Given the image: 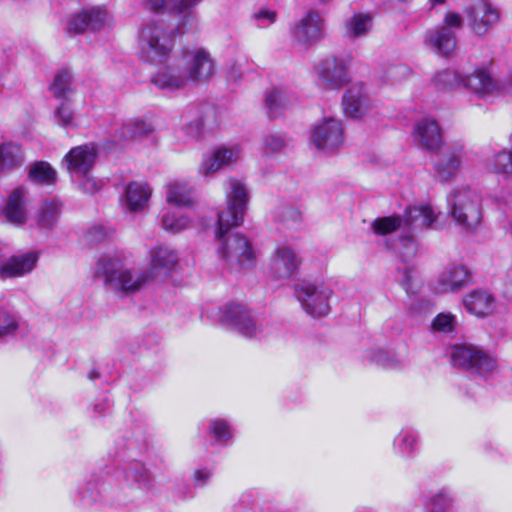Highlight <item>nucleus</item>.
Here are the masks:
<instances>
[{"instance_id":"1","label":"nucleus","mask_w":512,"mask_h":512,"mask_svg":"<svg viewBox=\"0 0 512 512\" xmlns=\"http://www.w3.org/2000/svg\"><path fill=\"white\" fill-rule=\"evenodd\" d=\"M226 209L218 213L216 237L219 240L218 256L230 270L239 272L250 269L256 264V253L246 237L228 235L232 227L239 226L249 202L246 184L237 178H228L225 182Z\"/></svg>"},{"instance_id":"2","label":"nucleus","mask_w":512,"mask_h":512,"mask_svg":"<svg viewBox=\"0 0 512 512\" xmlns=\"http://www.w3.org/2000/svg\"><path fill=\"white\" fill-rule=\"evenodd\" d=\"M96 275L103 279L104 286L121 296L139 291L149 280L145 271H134L116 255H104L96 265Z\"/></svg>"},{"instance_id":"3","label":"nucleus","mask_w":512,"mask_h":512,"mask_svg":"<svg viewBox=\"0 0 512 512\" xmlns=\"http://www.w3.org/2000/svg\"><path fill=\"white\" fill-rule=\"evenodd\" d=\"M173 31H167L162 20L145 22L139 32L140 57L150 63L166 60L173 47Z\"/></svg>"},{"instance_id":"4","label":"nucleus","mask_w":512,"mask_h":512,"mask_svg":"<svg viewBox=\"0 0 512 512\" xmlns=\"http://www.w3.org/2000/svg\"><path fill=\"white\" fill-rule=\"evenodd\" d=\"M463 23L464 18L460 13L448 10L441 25L426 31L424 45L439 55H451L457 46L456 31L462 28Z\"/></svg>"},{"instance_id":"5","label":"nucleus","mask_w":512,"mask_h":512,"mask_svg":"<svg viewBox=\"0 0 512 512\" xmlns=\"http://www.w3.org/2000/svg\"><path fill=\"white\" fill-rule=\"evenodd\" d=\"M450 214L459 224L468 229L481 221L480 197L469 187L455 188L447 198Z\"/></svg>"},{"instance_id":"6","label":"nucleus","mask_w":512,"mask_h":512,"mask_svg":"<svg viewBox=\"0 0 512 512\" xmlns=\"http://www.w3.org/2000/svg\"><path fill=\"white\" fill-rule=\"evenodd\" d=\"M295 295L304 311L313 317L326 316L333 290L323 281L303 282L295 287Z\"/></svg>"},{"instance_id":"7","label":"nucleus","mask_w":512,"mask_h":512,"mask_svg":"<svg viewBox=\"0 0 512 512\" xmlns=\"http://www.w3.org/2000/svg\"><path fill=\"white\" fill-rule=\"evenodd\" d=\"M450 359L455 367L481 377H488L497 367L496 360L473 345L458 344L450 349Z\"/></svg>"},{"instance_id":"8","label":"nucleus","mask_w":512,"mask_h":512,"mask_svg":"<svg viewBox=\"0 0 512 512\" xmlns=\"http://www.w3.org/2000/svg\"><path fill=\"white\" fill-rule=\"evenodd\" d=\"M350 56H330L322 60L316 67L318 83L331 91L341 90L350 82Z\"/></svg>"},{"instance_id":"9","label":"nucleus","mask_w":512,"mask_h":512,"mask_svg":"<svg viewBox=\"0 0 512 512\" xmlns=\"http://www.w3.org/2000/svg\"><path fill=\"white\" fill-rule=\"evenodd\" d=\"M112 25V16L105 7L83 8L70 15L66 30L69 34L98 32Z\"/></svg>"},{"instance_id":"10","label":"nucleus","mask_w":512,"mask_h":512,"mask_svg":"<svg viewBox=\"0 0 512 512\" xmlns=\"http://www.w3.org/2000/svg\"><path fill=\"white\" fill-rule=\"evenodd\" d=\"M300 264V257L290 246L279 244L269 257L267 275L273 281L284 283L295 274Z\"/></svg>"},{"instance_id":"11","label":"nucleus","mask_w":512,"mask_h":512,"mask_svg":"<svg viewBox=\"0 0 512 512\" xmlns=\"http://www.w3.org/2000/svg\"><path fill=\"white\" fill-rule=\"evenodd\" d=\"M220 321L226 327L247 338H255L262 333V326L242 304L233 303L224 306Z\"/></svg>"},{"instance_id":"12","label":"nucleus","mask_w":512,"mask_h":512,"mask_svg":"<svg viewBox=\"0 0 512 512\" xmlns=\"http://www.w3.org/2000/svg\"><path fill=\"white\" fill-rule=\"evenodd\" d=\"M310 141L316 149L322 152L336 151L344 141V129L341 121L333 117L323 118L313 126Z\"/></svg>"},{"instance_id":"13","label":"nucleus","mask_w":512,"mask_h":512,"mask_svg":"<svg viewBox=\"0 0 512 512\" xmlns=\"http://www.w3.org/2000/svg\"><path fill=\"white\" fill-rule=\"evenodd\" d=\"M96 160V149L92 145H80L72 148L64 157L66 169L72 177L86 180L85 189L91 191L87 185L91 182L92 189L97 190L95 182L90 178V172Z\"/></svg>"},{"instance_id":"14","label":"nucleus","mask_w":512,"mask_h":512,"mask_svg":"<svg viewBox=\"0 0 512 512\" xmlns=\"http://www.w3.org/2000/svg\"><path fill=\"white\" fill-rule=\"evenodd\" d=\"M471 30L484 36L500 19L499 10L488 0H476L464 10Z\"/></svg>"},{"instance_id":"15","label":"nucleus","mask_w":512,"mask_h":512,"mask_svg":"<svg viewBox=\"0 0 512 512\" xmlns=\"http://www.w3.org/2000/svg\"><path fill=\"white\" fill-rule=\"evenodd\" d=\"M242 158V149L240 145H223L215 149L212 153L203 157L199 166V173L207 177L221 169L230 167Z\"/></svg>"},{"instance_id":"16","label":"nucleus","mask_w":512,"mask_h":512,"mask_svg":"<svg viewBox=\"0 0 512 512\" xmlns=\"http://www.w3.org/2000/svg\"><path fill=\"white\" fill-rule=\"evenodd\" d=\"M412 136L418 147L430 152H439L444 146V137L439 123L424 117L414 125Z\"/></svg>"},{"instance_id":"17","label":"nucleus","mask_w":512,"mask_h":512,"mask_svg":"<svg viewBox=\"0 0 512 512\" xmlns=\"http://www.w3.org/2000/svg\"><path fill=\"white\" fill-rule=\"evenodd\" d=\"M342 105L346 116L360 119L369 113L373 107V102L364 84L355 82L352 83L343 94Z\"/></svg>"},{"instance_id":"18","label":"nucleus","mask_w":512,"mask_h":512,"mask_svg":"<svg viewBox=\"0 0 512 512\" xmlns=\"http://www.w3.org/2000/svg\"><path fill=\"white\" fill-rule=\"evenodd\" d=\"M186 58L187 62L183 65L189 81L204 83L214 74V62L205 49H195L187 53Z\"/></svg>"},{"instance_id":"19","label":"nucleus","mask_w":512,"mask_h":512,"mask_svg":"<svg viewBox=\"0 0 512 512\" xmlns=\"http://www.w3.org/2000/svg\"><path fill=\"white\" fill-rule=\"evenodd\" d=\"M178 263V254L168 246L156 245L149 250L148 279L167 277Z\"/></svg>"},{"instance_id":"20","label":"nucleus","mask_w":512,"mask_h":512,"mask_svg":"<svg viewBox=\"0 0 512 512\" xmlns=\"http://www.w3.org/2000/svg\"><path fill=\"white\" fill-rule=\"evenodd\" d=\"M323 21L315 11L307 12L292 29L293 40L305 47H308L322 37Z\"/></svg>"},{"instance_id":"21","label":"nucleus","mask_w":512,"mask_h":512,"mask_svg":"<svg viewBox=\"0 0 512 512\" xmlns=\"http://www.w3.org/2000/svg\"><path fill=\"white\" fill-rule=\"evenodd\" d=\"M464 85L483 96L499 91H509L512 90V71L508 80L498 81L487 70L479 69L465 77Z\"/></svg>"},{"instance_id":"22","label":"nucleus","mask_w":512,"mask_h":512,"mask_svg":"<svg viewBox=\"0 0 512 512\" xmlns=\"http://www.w3.org/2000/svg\"><path fill=\"white\" fill-rule=\"evenodd\" d=\"M464 159L462 145H454L441 153L434 161L433 167L440 181H450L459 172Z\"/></svg>"},{"instance_id":"23","label":"nucleus","mask_w":512,"mask_h":512,"mask_svg":"<svg viewBox=\"0 0 512 512\" xmlns=\"http://www.w3.org/2000/svg\"><path fill=\"white\" fill-rule=\"evenodd\" d=\"M470 273L463 265H450L439 274L436 284L441 293H455L468 285Z\"/></svg>"},{"instance_id":"24","label":"nucleus","mask_w":512,"mask_h":512,"mask_svg":"<svg viewBox=\"0 0 512 512\" xmlns=\"http://www.w3.org/2000/svg\"><path fill=\"white\" fill-rule=\"evenodd\" d=\"M27 191L23 187L14 189L8 196L2 208V214L6 220L14 225H23L28 219Z\"/></svg>"},{"instance_id":"25","label":"nucleus","mask_w":512,"mask_h":512,"mask_svg":"<svg viewBox=\"0 0 512 512\" xmlns=\"http://www.w3.org/2000/svg\"><path fill=\"white\" fill-rule=\"evenodd\" d=\"M152 82L159 88L174 91L184 88L189 78L181 63L172 64L159 70L153 77Z\"/></svg>"},{"instance_id":"26","label":"nucleus","mask_w":512,"mask_h":512,"mask_svg":"<svg viewBox=\"0 0 512 512\" xmlns=\"http://www.w3.org/2000/svg\"><path fill=\"white\" fill-rule=\"evenodd\" d=\"M463 305L470 314L477 317H484L492 314L496 310V300L494 296L482 289H475L465 295Z\"/></svg>"},{"instance_id":"27","label":"nucleus","mask_w":512,"mask_h":512,"mask_svg":"<svg viewBox=\"0 0 512 512\" xmlns=\"http://www.w3.org/2000/svg\"><path fill=\"white\" fill-rule=\"evenodd\" d=\"M166 202L176 208L190 207L194 203L193 189L185 180H172L165 185Z\"/></svg>"},{"instance_id":"28","label":"nucleus","mask_w":512,"mask_h":512,"mask_svg":"<svg viewBox=\"0 0 512 512\" xmlns=\"http://www.w3.org/2000/svg\"><path fill=\"white\" fill-rule=\"evenodd\" d=\"M152 189L145 182H131L125 189V206L131 212H139L148 206Z\"/></svg>"},{"instance_id":"29","label":"nucleus","mask_w":512,"mask_h":512,"mask_svg":"<svg viewBox=\"0 0 512 512\" xmlns=\"http://www.w3.org/2000/svg\"><path fill=\"white\" fill-rule=\"evenodd\" d=\"M436 220V215L429 205L409 207L405 211L404 223L412 231L429 228Z\"/></svg>"},{"instance_id":"30","label":"nucleus","mask_w":512,"mask_h":512,"mask_svg":"<svg viewBox=\"0 0 512 512\" xmlns=\"http://www.w3.org/2000/svg\"><path fill=\"white\" fill-rule=\"evenodd\" d=\"M372 28L373 18L369 13H354L344 22L345 36L351 40L368 36Z\"/></svg>"},{"instance_id":"31","label":"nucleus","mask_w":512,"mask_h":512,"mask_svg":"<svg viewBox=\"0 0 512 512\" xmlns=\"http://www.w3.org/2000/svg\"><path fill=\"white\" fill-rule=\"evenodd\" d=\"M24 163L22 147L13 142L0 144V175L18 169Z\"/></svg>"},{"instance_id":"32","label":"nucleus","mask_w":512,"mask_h":512,"mask_svg":"<svg viewBox=\"0 0 512 512\" xmlns=\"http://www.w3.org/2000/svg\"><path fill=\"white\" fill-rule=\"evenodd\" d=\"M161 227L169 234L180 233L191 226V218L175 208L164 209L160 219Z\"/></svg>"},{"instance_id":"33","label":"nucleus","mask_w":512,"mask_h":512,"mask_svg":"<svg viewBox=\"0 0 512 512\" xmlns=\"http://www.w3.org/2000/svg\"><path fill=\"white\" fill-rule=\"evenodd\" d=\"M153 131V126L144 119L132 118L123 122L118 135L123 140H138Z\"/></svg>"},{"instance_id":"34","label":"nucleus","mask_w":512,"mask_h":512,"mask_svg":"<svg viewBox=\"0 0 512 512\" xmlns=\"http://www.w3.org/2000/svg\"><path fill=\"white\" fill-rule=\"evenodd\" d=\"M60 204L56 200H47L40 206L36 222L41 229L51 230L60 216Z\"/></svg>"},{"instance_id":"35","label":"nucleus","mask_w":512,"mask_h":512,"mask_svg":"<svg viewBox=\"0 0 512 512\" xmlns=\"http://www.w3.org/2000/svg\"><path fill=\"white\" fill-rule=\"evenodd\" d=\"M294 98L283 89H273L266 96V107L271 116L276 117L292 106Z\"/></svg>"},{"instance_id":"36","label":"nucleus","mask_w":512,"mask_h":512,"mask_svg":"<svg viewBox=\"0 0 512 512\" xmlns=\"http://www.w3.org/2000/svg\"><path fill=\"white\" fill-rule=\"evenodd\" d=\"M73 76L70 71L63 69L56 73L50 90L58 99L69 98L74 93Z\"/></svg>"},{"instance_id":"37","label":"nucleus","mask_w":512,"mask_h":512,"mask_svg":"<svg viewBox=\"0 0 512 512\" xmlns=\"http://www.w3.org/2000/svg\"><path fill=\"white\" fill-rule=\"evenodd\" d=\"M209 435L220 444H226L233 438L231 423L225 418H212L208 422Z\"/></svg>"},{"instance_id":"38","label":"nucleus","mask_w":512,"mask_h":512,"mask_svg":"<svg viewBox=\"0 0 512 512\" xmlns=\"http://www.w3.org/2000/svg\"><path fill=\"white\" fill-rule=\"evenodd\" d=\"M56 171L46 161H39L34 163L29 170V179L38 184H53L56 179Z\"/></svg>"},{"instance_id":"39","label":"nucleus","mask_w":512,"mask_h":512,"mask_svg":"<svg viewBox=\"0 0 512 512\" xmlns=\"http://www.w3.org/2000/svg\"><path fill=\"white\" fill-rule=\"evenodd\" d=\"M418 435L413 431H401L394 440L395 452L402 457H409L416 451Z\"/></svg>"},{"instance_id":"40","label":"nucleus","mask_w":512,"mask_h":512,"mask_svg":"<svg viewBox=\"0 0 512 512\" xmlns=\"http://www.w3.org/2000/svg\"><path fill=\"white\" fill-rule=\"evenodd\" d=\"M456 326V315L451 312H441L433 318L430 329L434 333L449 334L455 331Z\"/></svg>"},{"instance_id":"41","label":"nucleus","mask_w":512,"mask_h":512,"mask_svg":"<svg viewBox=\"0 0 512 512\" xmlns=\"http://www.w3.org/2000/svg\"><path fill=\"white\" fill-rule=\"evenodd\" d=\"M277 221L287 229H297L302 223L301 212L291 206L282 207L276 212Z\"/></svg>"},{"instance_id":"42","label":"nucleus","mask_w":512,"mask_h":512,"mask_svg":"<svg viewBox=\"0 0 512 512\" xmlns=\"http://www.w3.org/2000/svg\"><path fill=\"white\" fill-rule=\"evenodd\" d=\"M19 327V318L7 309L0 307V339L15 334Z\"/></svg>"},{"instance_id":"43","label":"nucleus","mask_w":512,"mask_h":512,"mask_svg":"<svg viewBox=\"0 0 512 512\" xmlns=\"http://www.w3.org/2000/svg\"><path fill=\"white\" fill-rule=\"evenodd\" d=\"M436 86L442 89H452L464 84L465 77L453 70L438 72L433 79Z\"/></svg>"},{"instance_id":"44","label":"nucleus","mask_w":512,"mask_h":512,"mask_svg":"<svg viewBox=\"0 0 512 512\" xmlns=\"http://www.w3.org/2000/svg\"><path fill=\"white\" fill-rule=\"evenodd\" d=\"M402 223L400 217H382L373 221L372 229L378 235H387L400 228Z\"/></svg>"},{"instance_id":"45","label":"nucleus","mask_w":512,"mask_h":512,"mask_svg":"<svg viewBox=\"0 0 512 512\" xmlns=\"http://www.w3.org/2000/svg\"><path fill=\"white\" fill-rule=\"evenodd\" d=\"M452 499L443 493L434 495L425 505L426 512H450Z\"/></svg>"},{"instance_id":"46","label":"nucleus","mask_w":512,"mask_h":512,"mask_svg":"<svg viewBox=\"0 0 512 512\" xmlns=\"http://www.w3.org/2000/svg\"><path fill=\"white\" fill-rule=\"evenodd\" d=\"M418 251L417 244L411 236L400 238V246L398 252L404 262L412 259Z\"/></svg>"},{"instance_id":"47","label":"nucleus","mask_w":512,"mask_h":512,"mask_svg":"<svg viewBox=\"0 0 512 512\" xmlns=\"http://www.w3.org/2000/svg\"><path fill=\"white\" fill-rule=\"evenodd\" d=\"M252 19L258 27L265 28L273 24L277 19V13L274 10L261 8L253 13Z\"/></svg>"},{"instance_id":"48","label":"nucleus","mask_w":512,"mask_h":512,"mask_svg":"<svg viewBox=\"0 0 512 512\" xmlns=\"http://www.w3.org/2000/svg\"><path fill=\"white\" fill-rule=\"evenodd\" d=\"M55 117L59 126L70 127L74 125V112L65 103H62L57 107Z\"/></svg>"},{"instance_id":"49","label":"nucleus","mask_w":512,"mask_h":512,"mask_svg":"<svg viewBox=\"0 0 512 512\" xmlns=\"http://www.w3.org/2000/svg\"><path fill=\"white\" fill-rule=\"evenodd\" d=\"M192 111L187 112L183 116V129L186 134L190 137H196L201 133L203 127V121L200 119H192L190 120V113Z\"/></svg>"},{"instance_id":"50","label":"nucleus","mask_w":512,"mask_h":512,"mask_svg":"<svg viewBox=\"0 0 512 512\" xmlns=\"http://www.w3.org/2000/svg\"><path fill=\"white\" fill-rule=\"evenodd\" d=\"M112 233V230L102 225L92 227L86 234L87 241L91 244L101 242Z\"/></svg>"},{"instance_id":"51","label":"nucleus","mask_w":512,"mask_h":512,"mask_svg":"<svg viewBox=\"0 0 512 512\" xmlns=\"http://www.w3.org/2000/svg\"><path fill=\"white\" fill-rule=\"evenodd\" d=\"M175 0H145L146 6L155 12L170 11L177 13V8L173 7Z\"/></svg>"},{"instance_id":"52","label":"nucleus","mask_w":512,"mask_h":512,"mask_svg":"<svg viewBox=\"0 0 512 512\" xmlns=\"http://www.w3.org/2000/svg\"><path fill=\"white\" fill-rule=\"evenodd\" d=\"M264 145L269 151L278 152L285 147L286 140L280 134H270L265 137Z\"/></svg>"},{"instance_id":"53","label":"nucleus","mask_w":512,"mask_h":512,"mask_svg":"<svg viewBox=\"0 0 512 512\" xmlns=\"http://www.w3.org/2000/svg\"><path fill=\"white\" fill-rule=\"evenodd\" d=\"M374 360L381 364L384 368L388 369H396L402 366V361L382 351L375 355Z\"/></svg>"},{"instance_id":"54","label":"nucleus","mask_w":512,"mask_h":512,"mask_svg":"<svg viewBox=\"0 0 512 512\" xmlns=\"http://www.w3.org/2000/svg\"><path fill=\"white\" fill-rule=\"evenodd\" d=\"M202 0H175L173 7L177 8V13H182L198 5Z\"/></svg>"},{"instance_id":"55","label":"nucleus","mask_w":512,"mask_h":512,"mask_svg":"<svg viewBox=\"0 0 512 512\" xmlns=\"http://www.w3.org/2000/svg\"><path fill=\"white\" fill-rule=\"evenodd\" d=\"M143 465L139 462L132 464V467L129 470L125 471L124 477L126 479L132 478L137 479L142 477Z\"/></svg>"},{"instance_id":"56","label":"nucleus","mask_w":512,"mask_h":512,"mask_svg":"<svg viewBox=\"0 0 512 512\" xmlns=\"http://www.w3.org/2000/svg\"><path fill=\"white\" fill-rule=\"evenodd\" d=\"M213 476L211 470L202 468L195 471V480H207Z\"/></svg>"},{"instance_id":"57","label":"nucleus","mask_w":512,"mask_h":512,"mask_svg":"<svg viewBox=\"0 0 512 512\" xmlns=\"http://www.w3.org/2000/svg\"><path fill=\"white\" fill-rule=\"evenodd\" d=\"M109 407L108 400L106 398L101 399L99 402L93 405V411L96 414L104 412Z\"/></svg>"},{"instance_id":"58","label":"nucleus","mask_w":512,"mask_h":512,"mask_svg":"<svg viewBox=\"0 0 512 512\" xmlns=\"http://www.w3.org/2000/svg\"><path fill=\"white\" fill-rule=\"evenodd\" d=\"M448 0H429L428 3L430 5V9H433L434 7L438 6V5H443L447 2Z\"/></svg>"},{"instance_id":"59","label":"nucleus","mask_w":512,"mask_h":512,"mask_svg":"<svg viewBox=\"0 0 512 512\" xmlns=\"http://www.w3.org/2000/svg\"><path fill=\"white\" fill-rule=\"evenodd\" d=\"M333 0H318L319 3L321 4H329L331 3Z\"/></svg>"},{"instance_id":"60","label":"nucleus","mask_w":512,"mask_h":512,"mask_svg":"<svg viewBox=\"0 0 512 512\" xmlns=\"http://www.w3.org/2000/svg\"><path fill=\"white\" fill-rule=\"evenodd\" d=\"M180 484H182V486H186V485H185V484H186V482H185V481L180 482Z\"/></svg>"}]
</instances>
